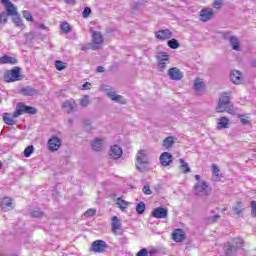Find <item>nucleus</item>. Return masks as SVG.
I'll return each instance as SVG.
<instances>
[{
	"label": "nucleus",
	"mask_w": 256,
	"mask_h": 256,
	"mask_svg": "<svg viewBox=\"0 0 256 256\" xmlns=\"http://www.w3.org/2000/svg\"><path fill=\"white\" fill-rule=\"evenodd\" d=\"M243 248V238H234L231 242H228L224 244V255L225 256H231V255H237V250Z\"/></svg>",
	"instance_id": "1"
},
{
	"label": "nucleus",
	"mask_w": 256,
	"mask_h": 256,
	"mask_svg": "<svg viewBox=\"0 0 256 256\" xmlns=\"http://www.w3.org/2000/svg\"><path fill=\"white\" fill-rule=\"evenodd\" d=\"M26 113L27 115H36L37 114V108L32 106H27L25 103L20 102L16 105V109L13 113V117H20V115H24Z\"/></svg>",
	"instance_id": "2"
},
{
	"label": "nucleus",
	"mask_w": 256,
	"mask_h": 256,
	"mask_svg": "<svg viewBox=\"0 0 256 256\" xmlns=\"http://www.w3.org/2000/svg\"><path fill=\"white\" fill-rule=\"evenodd\" d=\"M101 91H105L107 97H109L111 101H115V103H121V105H125V103H127V100L123 96L116 94L108 85L102 86Z\"/></svg>",
	"instance_id": "3"
},
{
	"label": "nucleus",
	"mask_w": 256,
	"mask_h": 256,
	"mask_svg": "<svg viewBox=\"0 0 256 256\" xmlns=\"http://www.w3.org/2000/svg\"><path fill=\"white\" fill-rule=\"evenodd\" d=\"M4 81L6 83H15V81H21V70L18 67L12 70H7L4 73Z\"/></svg>",
	"instance_id": "4"
},
{
	"label": "nucleus",
	"mask_w": 256,
	"mask_h": 256,
	"mask_svg": "<svg viewBox=\"0 0 256 256\" xmlns=\"http://www.w3.org/2000/svg\"><path fill=\"white\" fill-rule=\"evenodd\" d=\"M229 103H231V98L227 95V93H224L219 98V103L216 107V111L218 113H224V111H227L229 109Z\"/></svg>",
	"instance_id": "5"
},
{
	"label": "nucleus",
	"mask_w": 256,
	"mask_h": 256,
	"mask_svg": "<svg viewBox=\"0 0 256 256\" xmlns=\"http://www.w3.org/2000/svg\"><path fill=\"white\" fill-rule=\"evenodd\" d=\"M209 184L205 181L197 182L194 188L195 195L205 196L209 195Z\"/></svg>",
	"instance_id": "6"
},
{
	"label": "nucleus",
	"mask_w": 256,
	"mask_h": 256,
	"mask_svg": "<svg viewBox=\"0 0 256 256\" xmlns=\"http://www.w3.org/2000/svg\"><path fill=\"white\" fill-rule=\"evenodd\" d=\"M62 144H63V141L59 137L52 136L48 140V149L49 151H59Z\"/></svg>",
	"instance_id": "7"
},
{
	"label": "nucleus",
	"mask_w": 256,
	"mask_h": 256,
	"mask_svg": "<svg viewBox=\"0 0 256 256\" xmlns=\"http://www.w3.org/2000/svg\"><path fill=\"white\" fill-rule=\"evenodd\" d=\"M107 247V242L103 240H95L92 243V251H94V253H104Z\"/></svg>",
	"instance_id": "8"
},
{
	"label": "nucleus",
	"mask_w": 256,
	"mask_h": 256,
	"mask_svg": "<svg viewBox=\"0 0 256 256\" xmlns=\"http://www.w3.org/2000/svg\"><path fill=\"white\" fill-rule=\"evenodd\" d=\"M213 15H215L213 8H204L200 11V21L207 23V21H211Z\"/></svg>",
	"instance_id": "9"
},
{
	"label": "nucleus",
	"mask_w": 256,
	"mask_h": 256,
	"mask_svg": "<svg viewBox=\"0 0 256 256\" xmlns=\"http://www.w3.org/2000/svg\"><path fill=\"white\" fill-rule=\"evenodd\" d=\"M168 75L172 81H181L183 79V72L177 67L170 68Z\"/></svg>",
	"instance_id": "10"
},
{
	"label": "nucleus",
	"mask_w": 256,
	"mask_h": 256,
	"mask_svg": "<svg viewBox=\"0 0 256 256\" xmlns=\"http://www.w3.org/2000/svg\"><path fill=\"white\" fill-rule=\"evenodd\" d=\"M167 215L168 210L163 207L155 208L151 213V216L154 217V219H166Z\"/></svg>",
	"instance_id": "11"
},
{
	"label": "nucleus",
	"mask_w": 256,
	"mask_h": 256,
	"mask_svg": "<svg viewBox=\"0 0 256 256\" xmlns=\"http://www.w3.org/2000/svg\"><path fill=\"white\" fill-rule=\"evenodd\" d=\"M160 163L162 167H169L173 163V155L169 152H163L160 155Z\"/></svg>",
	"instance_id": "12"
},
{
	"label": "nucleus",
	"mask_w": 256,
	"mask_h": 256,
	"mask_svg": "<svg viewBox=\"0 0 256 256\" xmlns=\"http://www.w3.org/2000/svg\"><path fill=\"white\" fill-rule=\"evenodd\" d=\"M2 5H4L6 9V13L8 15H17V8L15 7V4L11 3V0H0Z\"/></svg>",
	"instance_id": "13"
},
{
	"label": "nucleus",
	"mask_w": 256,
	"mask_h": 256,
	"mask_svg": "<svg viewBox=\"0 0 256 256\" xmlns=\"http://www.w3.org/2000/svg\"><path fill=\"white\" fill-rule=\"evenodd\" d=\"M75 107H77V104L74 99H68L62 103V109L66 111V113H73Z\"/></svg>",
	"instance_id": "14"
},
{
	"label": "nucleus",
	"mask_w": 256,
	"mask_h": 256,
	"mask_svg": "<svg viewBox=\"0 0 256 256\" xmlns=\"http://www.w3.org/2000/svg\"><path fill=\"white\" fill-rule=\"evenodd\" d=\"M123 155V149L119 145H114L110 148L109 156L111 159H119Z\"/></svg>",
	"instance_id": "15"
},
{
	"label": "nucleus",
	"mask_w": 256,
	"mask_h": 256,
	"mask_svg": "<svg viewBox=\"0 0 256 256\" xmlns=\"http://www.w3.org/2000/svg\"><path fill=\"white\" fill-rule=\"evenodd\" d=\"M171 37H173V33L169 29L159 30L156 32V39H160L161 41L171 39Z\"/></svg>",
	"instance_id": "16"
},
{
	"label": "nucleus",
	"mask_w": 256,
	"mask_h": 256,
	"mask_svg": "<svg viewBox=\"0 0 256 256\" xmlns=\"http://www.w3.org/2000/svg\"><path fill=\"white\" fill-rule=\"evenodd\" d=\"M20 93L25 97H33L34 95H37L39 93V90L31 86H25L21 88Z\"/></svg>",
	"instance_id": "17"
},
{
	"label": "nucleus",
	"mask_w": 256,
	"mask_h": 256,
	"mask_svg": "<svg viewBox=\"0 0 256 256\" xmlns=\"http://www.w3.org/2000/svg\"><path fill=\"white\" fill-rule=\"evenodd\" d=\"M0 207L2 211L7 212L13 209V200L10 197H6L1 201Z\"/></svg>",
	"instance_id": "18"
},
{
	"label": "nucleus",
	"mask_w": 256,
	"mask_h": 256,
	"mask_svg": "<svg viewBox=\"0 0 256 256\" xmlns=\"http://www.w3.org/2000/svg\"><path fill=\"white\" fill-rule=\"evenodd\" d=\"M172 239L176 243H181L182 241H185V232L182 229H176L172 234Z\"/></svg>",
	"instance_id": "19"
},
{
	"label": "nucleus",
	"mask_w": 256,
	"mask_h": 256,
	"mask_svg": "<svg viewBox=\"0 0 256 256\" xmlns=\"http://www.w3.org/2000/svg\"><path fill=\"white\" fill-rule=\"evenodd\" d=\"M162 145L166 151H171V149H173V145H175V136H168L165 138Z\"/></svg>",
	"instance_id": "20"
},
{
	"label": "nucleus",
	"mask_w": 256,
	"mask_h": 256,
	"mask_svg": "<svg viewBox=\"0 0 256 256\" xmlns=\"http://www.w3.org/2000/svg\"><path fill=\"white\" fill-rule=\"evenodd\" d=\"M118 231H121V221L119 220V218L117 216H113L112 217V232L114 233V235H119V233H117Z\"/></svg>",
	"instance_id": "21"
},
{
	"label": "nucleus",
	"mask_w": 256,
	"mask_h": 256,
	"mask_svg": "<svg viewBox=\"0 0 256 256\" xmlns=\"http://www.w3.org/2000/svg\"><path fill=\"white\" fill-rule=\"evenodd\" d=\"M136 160L139 165H146V163H148V159H147V155L145 154V150L138 151Z\"/></svg>",
	"instance_id": "22"
},
{
	"label": "nucleus",
	"mask_w": 256,
	"mask_h": 256,
	"mask_svg": "<svg viewBox=\"0 0 256 256\" xmlns=\"http://www.w3.org/2000/svg\"><path fill=\"white\" fill-rule=\"evenodd\" d=\"M0 64L1 65H5V64L17 65V60L15 59V57L2 56L0 57Z\"/></svg>",
	"instance_id": "23"
},
{
	"label": "nucleus",
	"mask_w": 256,
	"mask_h": 256,
	"mask_svg": "<svg viewBox=\"0 0 256 256\" xmlns=\"http://www.w3.org/2000/svg\"><path fill=\"white\" fill-rule=\"evenodd\" d=\"M230 79L232 83L239 85V83H241V72L238 70H233L230 74Z\"/></svg>",
	"instance_id": "24"
},
{
	"label": "nucleus",
	"mask_w": 256,
	"mask_h": 256,
	"mask_svg": "<svg viewBox=\"0 0 256 256\" xmlns=\"http://www.w3.org/2000/svg\"><path fill=\"white\" fill-rule=\"evenodd\" d=\"M92 39L94 45H101V43H103V35L99 32L92 31Z\"/></svg>",
	"instance_id": "25"
},
{
	"label": "nucleus",
	"mask_w": 256,
	"mask_h": 256,
	"mask_svg": "<svg viewBox=\"0 0 256 256\" xmlns=\"http://www.w3.org/2000/svg\"><path fill=\"white\" fill-rule=\"evenodd\" d=\"M229 41H230V45H231L232 49L234 51H239V49L241 48V46L239 44V39L235 36H231Z\"/></svg>",
	"instance_id": "26"
},
{
	"label": "nucleus",
	"mask_w": 256,
	"mask_h": 256,
	"mask_svg": "<svg viewBox=\"0 0 256 256\" xmlns=\"http://www.w3.org/2000/svg\"><path fill=\"white\" fill-rule=\"evenodd\" d=\"M15 119H17V117H13L7 113L3 116V121L6 125H16L17 121H15Z\"/></svg>",
	"instance_id": "27"
},
{
	"label": "nucleus",
	"mask_w": 256,
	"mask_h": 256,
	"mask_svg": "<svg viewBox=\"0 0 256 256\" xmlns=\"http://www.w3.org/2000/svg\"><path fill=\"white\" fill-rule=\"evenodd\" d=\"M102 147H103V139L96 138L92 142L93 151H100Z\"/></svg>",
	"instance_id": "28"
},
{
	"label": "nucleus",
	"mask_w": 256,
	"mask_h": 256,
	"mask_svg": "<svg viewBox=\"0 0 256 256\" xmlns=\"http://www.w3.org/2000/svg\"><path fill=\"white\" fill-rule=\"evenodd\" d=\"M179 162L181 163L180 169L182 173H191V168L189 167V164L185 162L184 159L180 158Z\"/></svg>",
	"instance_id": "29"
},
{
	"label": "nucleus",
	"mask_w": 256,
	"mask_h": 256,
	"mask_svg": "<svg viewBox=\"0 0 256 256\" xmlns=\"http://www.w3.org/2000/svg\"><path fill=\"white\" fill-rule=\"evenodd\" d=\"M116 205H118V207H119V209H121V211H125V209H127V207H129V202L123 200L122 198H117Z\"/></svg>",
	"instance_id": "30"
},
{
	"label": "nucleus",
	"mask_w": 256,
	"mask_h": 256,
	"mask_svg": "<svg viewBox=\"0 0 256 256\" xmlns=\"http://www.w3.org/2000/svg\"><path fill=\"white\" fill-rule=\"evenodd\" d=\"M194 89L198 93V95H201L203 93V82L199 78H197L194 82Z\"/></svg>",
	"instance_id": "31"
},
{
	"label": "nucleus",
	"mask_w": 256,
	"mask_h": 256,
	"mask_svg": "<svg viewBox=\"0 0 256 256\" xmlns=\"http://www.w3.org/2000/svg\"><path fill=\"white\" fill-rule=\"evenodd\" d=\"M229 127V119L227 117H221L218 123V129H227Z\"/></svg>",
	"instance_id": "32"
},
{
	"label": "nucleus",
	"mask_w": 256,
	"mask_h": 256,
	"mask_svg": "<svg viewBox=\"0 0 256 256\" xmlns=\"http://www.w3.org/2000/svg\"><path fill=\"white\" fill-rule=\"evenodd\" d=\"M167 45L168 47H170V49H179L181 44L179 43V41H177V39L173 38L171 40H168Z\"/></svg>",
	"instance_id": "33"
},
{
	"label": "nucleus",
	"mask_w": 256,
	"mask_h": 256,
	"mask_svg": "<svg viewBox=\"0 0 256 256\" xmlns=\"http://www.w3.org/2000/svg\"><path fill=\"white\" fill-rule=\"evenodd\" d=\"M212 173L216 177V181H221V174L219 170V166L216 164H212Z\"/></svg>",
	"instance_id": "34"
},
{
	"label": "nucleus",
	"mask_w": 256,
	"mask_h": 256,
	"mask_svg": "<svg viewBox=\"0 0 256 256\" xmlns=\"http://www.w3.org/2000/svg\"><path fill=\"white\" fill-rule=\"evenodd\" d=\"M60 29L65 34L71 33V25L67 22H62L61 25H60Z\"/></svg>",
	"instance_id": "35"
},
{
	"label": "nucleus",
	"mask_w": 256,
	"mask_h": 256,
	"mask_svg": "<svg viewBox=\"0 0 256 256\" xmlns=\"http://www.w3.org/2000/svg\"><path fill=\"white\" fill-rule=\"evenodd\" d=\"M136 213H138V215H143L145 213V202H139L136 205Z\"/></svg>",
	"instance_id": "36"
},
{
	"label": "nucleus",
	"mask_w": 256,
	"mask_h": 256,
	"mask_svg": "<svg viewBox=\"0 0 256 256\" xmlns=\"http://www.w3.org/2000/svg\"><path fill=\"white\" fill-rule=\"evenodd\" d=\"M10 17H13V21L16 25V27H21V17H19V13L16 10V14L10 15Z\"/></svg>",
	"instance_id": "37"
},
{
	"label": "nucleus",
	"mask_w": 256,
	"mask_h": 256,
	"mask_svg": "<svg viewBox=\"0 0 256 256\" xmlns=\"http://www.w3.org/2000/svg\"><path fill=\"white\" fill-rule=\"evenodd\" d=\"M35 151V148L33 145L28 146L24 149V157H29L30 155H33V152Z\"/></svg>",
	"instance_id": "38"
},
{
	"label": "nucleus",
	"mask_w": 256,
	"mask_h": 256,
	"mask_svg": "<svg viewBox=\"0 0 256 256\" xmlns=\"http://www.w3.org/2000/svg\"><path fill=\"white\" fill-rule=\"evenodd\" d=\"M232 210L234 211L235 215H241V213H243V205H241V202H239L237 206L232 207Z\"/></svg>",
	"instance_id": "39"
},
{
	"label": "nucleus",
	"mask_w": 256,
	"mask_h": 256,
	"mask_svg": "<svg viewBox=\"0 0 256 256\" xmlns=\"http://www.w3.org/2000/svg\"><path fill=\"white\" fill-rule=\"evenodd\" d=\"M55 67H56L57 71H63V69H65V62H63L61 60H57L55 62Z\"/></svg>",
	"instance_id": "40"
},
{
	"label": "nucleus",
	"mask_w": 256,
	"mask_h": 256,
	"mask_svg": "<svg viewBox=\"0 0 256 256\" xmlns=\"http://www.w3.org/2000/svg\"><path fill=\"white\" fill-rule=\"evenodd\" d=\"M89 103H91V101L89 100V96L85 95L81 100H80V105L82 107H87L89 105Z\"/></svg>",
	"instance_id": "41"
},
{
	"label": "nucleus",
	"mask_w": 256,
	"mask_h": 256,
	"mask_svg": "<svg viewBox=\"0 0 256 256\" xmlns=\"http://www.w3.org/2000/svg\"><path fill=\"white\" fill-rule=\"evenodd\" d=\"M22 15H23L24 19H26V21L33 22V16L31 15V12L24 10V11H22Z\"/></svg>",
	"instance_id": "42"
},
{
	"label": "nucleus",
	"mask_w": 256,
	"mask_h": 256,
	"mask_svg": "<svg viewBox=\"0 0 256 256\" xmlns=\"http://www.w3.org/2000/svg\"><path fill=\"white\" fill-rule=\"evenodd\" d=\"M158 61L167 62L169 61V55L167 53H161L158 56Z\"/></svg>",
	"instance_id": "43"
},
{
	"label": "nucleus",
	"mask_w": 256,
	"mask_h": 256,
	"mask_svg": "<svg viewBox=\"0 0 256 256\" xmlns=\"http://www.w3.org/2000/svg\"><path fill=\"white\" fill-rule=\"evenodd\" d=\"M31 217L39 219V217H43V213L40 210H34L31 212Z\"/></svg>",
	"instance_id": "44"
},
{
	"label": "nucleus",
	"mask_w": 256,
	"mask_h": 256,
	"mask_svg": "<svg viewBox=\"0 0 256 256\" xmlns=\"http://www.w3.org/2000/svg\"><path fill=\"white\" fill-rule=\"evenodd\" d=\"M136 256H149V251L147 248H142L139 252L136 253Z\"/></svg>",
	"instance_id": "45"
},
{
	"label": "nucleus",
	"mask_w": 256,
	"mask_h": 256,
	"mask_svg": "<svg viewBox=\"0 0 256 256\" xmlns=\"http://www.w3.org/2000/svg\"><path fill=\"white\" fill-rule=\"evenodd\" d=\"M8 13L6 12H2L0 14V23H7V17H8Z\"/></svg>",
	"instance_id": "46"
},
{
	"label": "nucleus",
	"mask_w": 256,
	"mask_h": 256,
	"mask_svg": "<svg viewBox=\"0 0 256 256\" xmlns=\"http://www.w3.org/2000/svg\"><path fill=\"white\" fill-rule=\"evenodd\" d=\"M221 5H223V0H214V3H213L214 9H221Z\"/></svg>",
	"instance_id": "47"
},
{
	"label": "nucleus",
	"mask_w": 256,
	"mask_h": 256,
	"mask_svg": "<svg viewBox=\"0 0 256 256\" xmlns=\"http://www.w3.org/2000/svg\"><path fill=\"white\" fill-rule=\"evenodd\" d=\"M142 191L145 195H151V193H153V191H151V187H149V185H144Z\"/></svg>",
	"instance_id": "48"
},
{
	"label": "nucleus",
	"mask_w": 256,
	"mask_h": 256,
	"mask_svg": "<svg viewBox=\"0 0 256 256\" xmlns=\"http://www.w3.org/2000/svg\"><path fill=\"white\" fill-rule=\"evenodd\" d=\"M251 209L252 217H256V201L251 202Z\"/></svg>",
	"instance_id": "49"
},
{
	"label": "nucleus",
	"mask_w": 256,
	"mask_h": 256,
	"mask_svg": "<svg viewBox=\"0 0 256 256\" xmlns=\"http://www.w3.org/2000/svg\"><path fill=\"white\" fill-rule=\"evenodd\" d=\"M83 17L86 19L89 15H91V8L85 7L82 13Z\"/></svg>",
	"instance_id": "50"
},
{
	"label": "nucleus",
	"mask_w": 256,
	"mask_h": 256,
	"mask_svg": "<svg viewBox=\"0 0 256 256\" xmlns=\"http://www.w3.org/2000/svg\"><path fill=\"white\" fill-rule=\"evenodd\" d=\"M95 213H97V210L95 209H88L85 213L86 217H93V215H95Z\"/></svg>",
	"instance_id": "51"
},
{
	"label": "nucleus",
	"mask_w": 256,
	"mask_h": 256,
	"mask_svg": "<svg viewBox=\"0 0 256 256\" xmlns=\"http://www.w3.org/2000/svg\"><path fill=\"white\" fill-rule=\"evenodd\" d=\"M159 71H165V67H167V62L158 61Z\"/></svg>",
	"instance_id": "52"
},
{
	"label": "nucleus",
	"mask_w": 256,
	"mask_h": 256,
	"mask_svg": "<svg viewBox=\"0 0 256 256\" xmlns=\"http://www.w3.org/2000/svg\"><path fill=\"white\" fill-rule=\"evenodd\" d=\"M219 217H221V216H219V215L216 214V215L210 217V218L208 219V221H209V223H215V222L217 221V219H219Z\"/></svg>",
	"instance_id": "53"
},
{
	"label": "nucleus",
	"mask_w": 256,
	"mask_h": 256,
	"mask_svg": "<svg viewBox=\"0 0 256 256\" xmlns=\"http://www.w3.org/2000/svg\"><path fill=\"white\" fill-rule=\"evenodd\" d=\"M64 3H66V5H71L73 7L77 4V0H64Z\"/></svg>",
	"instance_id": "54"
},
{
	"label": "nucleus",
	"mask_w": 256,
	"mask_h": 256,
	"mask_svg": "<svg viewBox=\"0 0 256 256\" xmlns=\"http://www.w3.org/2000/svg\"><path fill=\"white\" fill-rule=\"evenodd\" d=\"M240 123L242 125H251V122L247 118H240Z\"/></svg>",
	"instance_id": "55"
},
{
	"label": "nucleus",
	"mask_w": 256,
	"mask_h": 256,
	"mask_svg": "<svg viewBox=\"0 0 256 256\" xmlns=\"http://www.w3.org/2000/svg\"><path fill=\"white\" fill-rule=\"evenodd\" d=\"M82 89H84V91H87L88 89H91V83L85 82V83L82 85Z\"/></svg>",
	"instance_id": "56"
},
{
	"label": "nucleus",
	"mask_w": 256,
	"mask_h": 256,
	"mask_svg": "<svg viewBox=\"0 0 256 256\" xmlns=\"http://www.w3.org/2000/svg\"><path fill=\"white\" fill-rule=\"evenodd\" d=\"M97 73H105V68L103 66H98L96 68Z\"/></svg>",
	"instance_id": "57"
},
{
	"label": "nucleus",
	"mask_w": 256,
	"mask_h": 256,
	"mask_svg": "<svg viewBox=\"0 0 256 256\" xmlns=\"http://www.w3.org/2000/svg\"><path fill=\"white\" fill-rule=\"evenodd\" d=\"M148 255H150V256L157 255V250L156 249H152V250L148 251Z\"/></svg>",
	"instance_id": "58"
},
{
	"label": "nucleus",
	"mask_w": 256,
	"mask_h": 256,
	"mask_svg": "<svg viewBox=\"0 0 256 256\" xmlns=\"http://www.w3.org/2000/svg\"><path fill=\"white\" fill-rule=\"evenodd\" d=\"M136 169H137L138 171H144V170H145V169L142 168L139 164H136Z\"/></svg>",
	"instance_id": "59"
},
{
	"label": "nucleus",
	"mask_w": 256,
	"mask_h": 256,
	"mask_svg": "<svg viewBox=\"0 0 256 256\" xmlns=\"http://www.w3.org/2000/svg\"><path fill=\"white\" fill-rule=\"evenodd\" d=\"M38 27L39 29H47V26H45V24H39Z\"/></svg>",
	"instance_id": "60"
},
{
	"label": "nucleus",
	"mask_w": 256,
	"mask_h": 256,
	"mask_svg": "<svg viewBox=\"0 0 256 256\" xmlns=\"http://www.w3.org/2000/svg\"><path fill=\"white\" fill-rule=\"evenodd\" d=\"M201 176L199 174L195 175V180L198 181V183L200 182Z\"/></svg>",
	"instance_id": "61"
},
{
	"label": "nucleus",
	"mask_w": 256,
	"mask_h": 256,
	"mask_svg": "<svg viewBox=\"0 0 256 256\" xmlns=\"http://www.w3.org/2000/svg\"><path fill=\"white\" fill-rule=\"evenodd\" d=\"M129 240H127V238H121V243H128Z\"/></svg>",
	"instance_id": "62"
},
{
	"label": "nucleus",
	"mask_w": 256,
	"mask_h": 256,
	"mask_svg": "<svg viewBox=\"0 0 256 256\" xmlns=\"http://www.w3.org/2000/svg\"><path fill=\"white\" fill-rule=\"evenodd\" d=\"M251 67H256V60L251 62Z\"/></svg>",
	"instance_id": "63"
},
{
	"label": "nucleus",
	"mask_w": 256,
	"mask_h": 256,
	"mask_svg": "<svg viewBox=\"0 0 256 256\" xmlns=\"http://www.w3.org/2000/svg\"><path fill=\"white\" fill-rule=\"evenodd\" d=\"M99 48V46H97V45H94V46H92V49L95 51V49H98Z\"/></svg>",
	"instance_id": "64"
}]
</instances>
